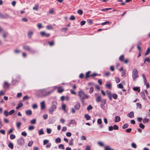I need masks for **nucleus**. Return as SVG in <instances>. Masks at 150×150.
Listing matches in <instances>:
<instances>
[{
    "mask_svg": "<svg viewBox=\"0 0 150 150\" xmlns=\"http://www.w3.org/2000/svg\"><path fill=\"white\" fill-rule=\"evenodd\" d=\"M149 121V119L145 118L143 119V121L144 123H145Z\"/></svg>",
    "mask_w": 150,
    "mask_h": 150,
    "instance_id": "50",
    "label": "nucleus"
},
{
    "mask_svg": "<svg viewBox=\"0 0 150 150\" xmlns=\"http://www.w3.org/2000/svg\"><path fill=\"white\" fill-rule=\"evenodd\" d=\"M84 117L87 120H89L91 119V117L88 114L85 115Z\"/></svg>",
    "mask_w": 150,
    "mask_h": 150,
    "instance_id": "24",
    "label": "nucleus"
},
{
    "mask_svg": "<svg viewBox=\"0 0 150 150\" xmlns=\"http://www.w3.org/2000/svg\"><path fill=\"white\" fill-rule=\"evenodd\" d=\"M78 96L83 104L84 103V100L85 99L88 98V96L85 94L84 92L82 90L78 92Z\"/></svg>",
    "mask_w": 150,
    "mask_h": 150,
    "instance_id": "2",
    "label": "nucleus"
},
{
    "mask_svg": "<svg viewBox=\"0 0 150 150\" xmlns=\"http://www.w3.org/2000/svg\"><path fill=\"white\" fill-rule=\"evenodd\" d=\"M14 52L16 54H18L20 53L21 52V51L18 49H16L14 51Z\"/></svg>",
    "mask_w": 150,
    "mask_h": 150,
    "instance_id": "58",
    "label": "nucleus"
},
{
    "mask_svg": "<svg viewBox=\"0 0 150 150\" xmlns=\"http://www.w3.org/2000/svg\"><path fill=\"white\" fill-rule=\"evenodd\" d=\"M128 127V125L126 123L124 124L122 126V128L123 129H125L127 128Z\"/></svg>",
    "mask_w": 150,
    "mask_h": 150,
    "instance_id": "32",
    "label": "nucleus"
},
{
    "mask_svg": "<svg viewBox=\"0 0 150 150\" xmlns=\"http://www.w3.org/2000/svg\"><path fill=\"white\" fill-rule=\"evenodd\" d=\"M81 106L80 103L79 102H77L74 106V108L76 110H79Z\"/></svg>",
    "mask_w": 150,
    "mask_h": 150,
    "instance_id": "9",
    "label": "nucleus"
},
{
    "mask_svg": "<svg viewBox=\"0 0 150 150\" xmlns=\"http://www.w3.org/2000/svg\"><path fill=\"white\" fill-rule=\"evenodd\" d=\"M64 91V89L61 87H58V92L59 93H61Z\"/></svg>",
    "mask_w": 150,
    "mask_h": 150,
    "instance_id": "16",
    "label": "nucleus"
},
{
    "mask_svg": "<svg viewBox=\"0 0 150 150\" xmlns=\"http://www.w3.org/2000/svg\"><path fill=\"white\" fill-rule=\"evenodd\" d=\"M41 109L42 110H43L45 108V103L44 101L41 102L40 103Z\"/></svg>",
    "mask_w": 150,
    "mask_h": 150,
    "instance_id": "10",
    "label": "nucleus"
},
{
    "mask_svg": "<svg viewBox=\"0 0 150 150\" xmlns=\"http://www.w3.org/2000/svg\"><path fill=\"white\" fill-rule=\"evenodd\" d=\"M90 71H88L86 73V78H87L88 77H89V76H89V74L90 73Z\"/></svg>",
    "mask_w": 150,
    "mask_h": 150,
    "instance_id": "45",
    "label": "nucleus"
},
{
    "mask_svg": "<svg viewBox=\"0 0 150 150\" xmlns=\"http://www.w3.org/2000/svg\"><path fill=\"white\" fill-rule=\"evenodd\" d=\"M77 13L80 15H81L83 13V11L81 9H79L78 10Z\"/></svg>",
    "mask_w": 150,
    "mask_h": 150,
    "instance_id": "61",
    "label": "nucleus"
},
{
    "mask_svg": "<svg viewBox=\"0 0 150 150\" xmlns=\"http://www.w3.org/2000/svg\"><path fill=\"white\" fill-rule=\"evenodd\" d=\"M106 92H107V94L108 95L109 99L111 100H112V98L111 93L110 92L108 91H106Z\"/></svg>",
    "mask_w": 150,
    "mask_h": 150,
    "instance_id": "13",
    "label": "nucleus"
},
{
    "mask_svg": "<svg viewBox=\"0 0 150 150\" xmlns=\"http://www.w3.org/2000/svg\"><path fill=\"white\" fill-rule=\"evenodd\" d=\"M113 128V129L114 130H118L119 129L118 127L116 125H114Z\"/></svg>",
    "mask_w": 150,
    "mask_h": 150,
    "instance_id": "47",
    "label": "nucleus"
},
{
    "mask_svg": "<svg viewBox=\"0 0 150 150\" xmlns=\"http://www.w3.org/2000/svg\"><path fill=\"white\" fill-rule=\"evenodd\" d=\"M120 120V118L119 116H116L115 117L114 121L115 122H118Z\"/></svg>",
    "mask_w": 150,
    "mask_h": 150,
    "instance_id": "14",
    "label": "nucleus"
},
{
    "mask_svg": "<svg viewBox=\"0 0 150 150\" xmlns=\"http://www.w3.org/2000/svg\"><path fill=\"white\" fill-rule=\"evenodd\" d=\"M57 103L53 102L50 108L49 109V113L50 114H52L53 112L56 109L57 107Z\"/></svg>",
    "mask_w": 150,
    "mask_h": 150,
    "instance_id": "3",
    "label": "nucleus"
},
{
    "mask_svg": "<svg viewBox=\"0 0 150 150\" xmlns=\"http://www.w3.org/2000/svg\"><path fill=\"white\" fill-rule=\"evenodd\" d=\"M139 127L140 128H141L142 129H144L145 127V126L142 123L139 124Z\"/></svg>",
    "mask_w": 150,
    "mask_h": 150,
    "instance_id": "44",
    "label": "nucleus"
},
{
    "mask_svg": "<svg viewBox=\"0 0 150 150\" xmlns=\"http://www.w3.org/2000/svg\"><path fill=\"white\" fill-rule=\"evenodd\" d=\"M140 96L144 100H146V98L145 96L144 95V92H141L140 93Z\"/></svg>",
    "mask_w": 150,
    "mask_h": 150,
    "instance_id": "12",
    "label": "nucleus"
},
{
    "mask_svg": "<svg viewBox=\"0 0 150 150\" xmlns=\"http://www.w3.org/2000/svg\"><path fill=\"white\" fill-rule=\"evenodd\" d=\"M106 103V100L105 99H103L101 101V105H104Z\"/></svg>",
    "mask_w": 150,
    "mask_h": 150,
    "instance_id": "53",
    "label": "nucleus"
},
{
    "mask_svg": "<svg viewBox=\"0 0 150 150\" xmlns=\"http://www.w3.org/2000/svg\"><path fill=\"white\" fill-rule=\"evenodd\" d=\"M138 72L137 69L135 68L133 69L132 70V77L134 81H135L138 77Z\"/></svg>",
    "mask_w": 150,
    "mask_h": 150,
    "instance_id": "4",
    "label": "nucleus"
},
{
    "mask_svg": "<svg viewBox=\"0 0 150 150\" xmlns=\"http://www.w3.org/2000/svg\"><path fill=\"white\" fill-rule=\"evenodd\" d=\"M66 105L64 104H63L62 105V108L64 111H66Z\"/></svg>",
    "mask_w": 150,
    "mask_h": 150,
    "instance_id": "51",
    "label": "nucleus"
},
{
    "mask_svg": "<svg viewBox=\"0 0 150 150\" xmlns=\"http://www.w3.org/2000/svg\"><path fill=\"white\" fill-rule=\"evenodd\" d=\"M30 122L31 124H35L36 123V120L34 119L30 121Z\"/></svg>",
    "mask_w": 150,
    "mask_h": 150,
    "instance_id": "34",
    "label": "nucleus"
},
{
    "mask_svg": "<svg viewBox=\"0 0 150 150\" xmlns=\"http://www.w3.org/2000/svg\"><path fill=\"white\" fill-rule=\"evenodd\" d=\"M49 142V140L47 139H45L43 141V145H45L47 143Z\"/></svg>",
    "mask_w": 150,
    "mask_h": 150,
    "instance_id": "64",
    "label": "nucleus"
},
{
    "mask_svg": "<svg viewBox=\"0 0 150 150\" xmlns=\"http://www.w3.org/2000/svg\"><path fill=\"white\" fill-rule=\"evenodd\" d=\"M40 34L42 37L45 36L48 37L50 36V34L49 33H46L44 31L40 32Z\"/></svg>",
    "mask_w": 150,
    "mask_h": 150,
    "instance_id": "8",
    "label": "nucleus"
},
{
    "mask_svg": "<svg viewBox=\"0 0 150 150\" xmlns=\"http://www.w3.org/2000/svg\"><path fill=\"white\" fill-rule=\"evenodd\" d=\"M8 112H8V111L6 110L4 111V115L6 117L8 116L9 115V114H8Z\"/></svg>",
    "mask_w": 150,
    "mask_h": 150,
    "instance_id": "36",
    "label": "nucleus"
},
{
    "mask_svg": "<svg viewBox=\"0 0 150 150\" xmlns=\"http://www.w3.org/2000/svg\"><path fill=\"white\" fill-rule=\"evenodd\" d=\"M142 77L143 79L144 84H146L147 82V80L145 75L144 74H142Z\"/></svg>",
    "mask_w": 150,
    "mask_h": 150,
    "instance_id": "19",
    "label": "nucleus"
},
{
    "mask_svg": "<svg viewBox=\"0 0 150 150\" xmlns=\"http://www.w3.org/2000/svg\"><path fill=\"white\" fill-rule=\"evenodd\" d=\"M15 112V110H11L9 112L8 114H9V115H11L13 113Z\"/></svg>",
    "mask_w": 150,
    "mask_h": 150,
    "instance_id": "59",
    "label": "nucleus"
},
{
    "mask_svg": "<svg viewBox=\"0 0 150 150\" xmlns=\"http://www.w3.org/2000/svg\"><path fill=\"white\" fill-rule=\"evenodd\" d=\"M23 48L25 50L28 51L30 53L34 54L35 52V50L31 49L29 46L27 45H24L23 46Z\"/></svg>",
    "mask_w": 150,
    "mask_h": 150,
    "instance_id": "5",
    "label": "nucleus"
},
{
    "mask_svg": "<svg viewBox=\"0 0 150 150\" xmlns=\"http://www.w3.org/2000/svg\"><path fill=\"white\" fill-rule=\"evenodd\" d=\"M117 95L115 93L113 94L112 95L113 98L115 99H116L117 98Z\"/></svg>",
    "mask_w": 150,
    "mask_h": 150,
    "instance_id": "49",
    "label": "nucleus"
},
{
    "mask_svg": "<svg viewBox=\"0 0 150 150\" xmlns=\"http://www.w3.org/2000/svg\"><path fill=\"white\" fill-rule=\"evenodd\" d=\"M115 80L117 83H119L120 81V79L118 77H115Z\"/></svg>",
    "mask_w": 150,
    "mask_h": 150,
    "instance_id": "48",
    "label": "nucleus"
},
{
    "mask_svg": "<svg viewBox=\"0 0 150 150\" xmlns=\"http://www.w3.org/2000/svg\"><path fill=\"white\" fill-rule=\"evenodd\" d=\"M34 127L33 126H30L29 127L28 129L29 130H32L34 129Z\"/></svg>",
    "mask_w": 150,
    "mask_h": 150,
    "instance_id": "55",
    "label": "nucleus"
},
{
    "mask_svg": "<svg viewBox=\"0 0 150 150\" xmlns=\"http://www.w3.org/2000/svg\"><path fill=\"white\" fill-rule=\"evenodd\" d=\"M112 9L111 8H105L103 9H102L100 10L102 11H107L108 10H111Z\"/></svg>",
    "mask_w": 150,
    "mask_h": 150,
    "instance_id": "31",
    "label": "nucleus"
},
{
    "mask_svg": "<svg viewBox=\"0 0 150 150\" xmlns=\"http://www.w3.org/2000/svg\"><path fill=\"white\" fill-rule=\"evenodd\" d=\"M61 142V139L60 138L58 137L55 139V142L57 143H60Z\"/></svg>",
    "mask_w": 150,
    "mask_h": 150,
    "instance_id": "30",
    "label": "nucleus"
},
{
    "mask_svg": "<svg viewBox=\"0 0 150 150\" xmlns=\"http://www.w3.org/2000/svg\"><path fill=\"white\" fill-rule=\"evenodd\" d=\"M33 34V31L32 30H29L28 33V36L29 38H31Z\"/></svg>",
    "mask_w": 150,
    "mask_h": 150,
    "instance_id": "11",
    "label": "nucleus"
},
{
    "mask_svg": "<svg viewBox=\"0 0 150 150\" xmlns=\"http://www.w3.org/2000/svg\"><path fill=\"white\" fill-rule=\"evenodd\" d=\"M10 85L6 82H5L4 87L6 88H9Z\"/></svg>",
    "mask_w": 150,
    "mask_h": 150,
    "instance_id": "21",
    "label": "nucleus"
},
{
    "mask_svg": "<svg viewBox=\"0 0 150 150\" xmlns=\"http://www.w3.org/2000/svg\"><path fill=\"white\" fill-rule=\"evenodd\" d=\"M47 88L40 89L38 90V92L39 95L41 97H44L50 95V93L53 92V90L47 91Z\"/></svg>",
    "mask_w": 150,
    "mask_h": 150,
    "instance_id": "1",
    "label": "nucleus"
},
{
    "mask_svg": "<svg viewBox=\"0 0 150 150\" xmlns=\"http://www.w3.org/2000/svg\"><path fill=\"white\" fill-rule=\"evenodd\" d=\"M67 30V28H62L61 29V30L62 32H66Z\"/></svg>",
    "mask_w": 150,
    "mask_h": 150,
    "instance_id": "62",
    "label": "nucleus"
},
{
    "mask_svg": "<svg viewBox=\"0 0 150 150\" xmlns=\"http://www.w3.org/2000/svg\"><path fill=\"white\" fill-rule=\"evenodd\" d=\"M137 106L139 109L141 108L142 107L141 104L139 103H136Z\"/></svg>",
    "mask_w": 150,
    "mask_h": 150,
    "instance_id": "63",
    "label": "nucleus"
},
{
    "mask_svg": "<svg viewBox=\"0 0 150 150\" xmlns=\"http://www.w3.org/2000/svg\"><path fill=\"white\" fill-rule=\"evenodd\" d=\"M44 132L43 130V129H41L39 131V135H41L44 134Z\"/></svg>",
    "mask_w": 150,
    "mask_h": 150,
    "instance_id": "27",
    "label": "nucleus"
},
{
    "mask_svg": "<svg viewBox=\"0 0 150 150\" xmlns=\"http://www.w3.org/2000/svg\"><path fill=\"white\" fill-rule=\"evenodd\" d=\"M144 63H145L146 62H147L149 63L150 62V58L149 57L146 58L144 60Z\"/></svg>",
    "mask_w": 150,
    "mask_h": 150,
    "instance_id": "37",
    "label": "nucleus"
},
{
    "mask_svg": "<svg viewBox=\"0 0 150 150\" xmlns=\"http://www.w3.org/2000/svg\"><path fill=\"white\" fill-rule=\"evenodd\" d=\"M46 130L48 134H50L51 133L52 130L50 129L47 128Z\"/></svg>",
    "mask_w": 150,
    "mask_h": 150,
    "instance_id": "54",
    "label": "nucleus"
},
{
    "mask_svg": "<svg viewBox=\"0 0 150 150\" xmlns=\"http://www.w3.org/2000/svg\"><path fill=\"white\" fill-rule=\"evenodd\" d=\"M26 114L27 115H30L32 114V111L30 110H28L26 111Z\"/></svg>",
    "mask_w": 150,
    "mask_h": 150,
    "instance_id": "26",
    "label": "nucleus"
},
{
    "mask_svg": "<svg viewBox=\"0 0 150 150\" xmlns=\"http://www.w3.org/2000/svg\"><path fill=\"white\" fill-rule=\"evenodd\" d=\"M76 122L74 120H72L70 121L69 122V124H75Z\"/></svg>",
    "mask_w": 150,
    "mask_h": 150,
    "instance_id": "23",
    "label": "nucleus"
},
{
    "mask_svg": "<svg viewBox=\"0 0 150 150\" xmlns=\"http://www.w3.org/2000/svg\"><path fill=\"white\" fill-rule=\"evenodd\" d=\"M39 9V5L38 4H35L33 8V10H34L38 11Z\"/></svg>",
    "mask_w": 150,
    "mask_h": 150,
    "instance_id": "18",
    "label": "nucleus"
},
{
    "mask_svg": "<svg viewBox=\"0 0 150 150\" xmlns=\"http://www.w3.org/2000/svg\"><path fill=\"white\" fill-rule=\"evenodd\" d=\"M105 150H113L112 149L110 146H106L105 147Z\"/></svg>",
    "mask_w": 150,
    "mask_h": 150,
    "instance_id": "52",
    "label": "nucleus"
},
{
    "mask_svg": "<svg viewBox=\"0 0 150 150\" xmlns=\"http://www.w3.org/2000/svg\"><path fill=\"white\" fill-rule=\"evenodd\" d=\"M8 146V147L11 149H13V144L11 142H10L9 143Z\"/></svg>",
    "mask_w": 150,
    "mask_h": 150,
    "instance_id": "22",
    "label": "nucleus"
},
{
    "mask_svg": "<svg viewBox=\"0 0 150 150\" xmlns=\"http://www.w3.org/2000/svg\"><path fill=\"white\" fill-rule=\"evenodd\" d=\"M118 87L120 88H122L123 87L121 83H120L117 85Z\"/></svg>",
    "mask_w": 150,
    "mask_h": 150,
    "instance_id": "57",
    "label": "nucleus"
},
{
    "mask_svg": "<svg viewBox=\"0 0 150 150\" xmlns=\"http://www.w3.org/2000/svg\"><path fill=\"white\" fill-rule=\"evenodd\" d=\"M33 143V141H30L28 142V145L29 146H31L32 145Z\"/></svg>",
    "mask_w": 150,
    "mask_h": 150,
    "instance_id": "42",
    "label": "nucleus"
},
{
    "mask_svg": "<svg viewBox=\"0 0 150 150\" xmlns=\"http://www.w3.org/2000/svg\"><path fill=\"white\" fill-rule=\"evenodd\" d=\"M23 106V104L21 103L20 102L18 104V106L16 107V109L18 110L21 107Z\"/></svg>",
    "mask_w": 150,
    "mask_h": 150,
    "instance_id": "17",
    "label": "nucleus"
},
{
    "mask_svg": "<svg viewBox=\"0 0 150 150\" xmlns=\"http://www.w3.org/2000/svg\"><path fill=\"white\" fill-rule=\"evenodd\" d=\"M139 87H134L133 88V89L134 91H138V92H139L140 91V90L139 89Z\"/></svg>",
    "mask_w": 150,
    "mask_h": 150,
    "instance_id": "29",
    "label": "nucleus"
},
{
    "mask_svg": "<svg viewBox=\"0 0 150 150\" xmlns=\"http://www.w3.org/2000/svg\"><path fill=\"white\" fill-rule=\"evenodd\" d=\"M37 26L39 29H40L42 28V24L41 23H38L37 25Z\"/></svg>",
    "mask_w": 150,
    "mask_h": 150,
    "instance_id": "60",
    "label": "nucleus"
},
{
    "mask_svg": "<svg viewBox=\"0 0 150 150\" xmlns=\"http://www.w3.org/2000/svg\"><path fill=\"white\" fill-rule=\"evenodd\" d=\"M131 130L132 129L131 128H128L126 129L125 131L127 133H129L131 132Z\"/></svg>",
    "mask_w": 150,
    "mask_h": 150,
    "instance_id": "56",
    "label": "nucleus"
},
{
    "mask_svg": "<svg viewBox=\"0 0 150 150\" xmlns=\"http://www.w3.org/2000/svg\"><path fill=\"white\" fill-rule=\"evenodd\" d=\"M21 122H17L16 123V127H17V128L18 129H19L20 127L21 126Z\"/></svg>",
    "mask_w": 150,
    "mask_h": 150,
    "instance_id": "28",
    "label": "nucleus"
},
{
    "mask_svg": "<svg viewBox=\"0 0 150 150\" xmlns=\"http://www.w3.org/2000/svg\"><path fill=\"white\" fill-rule=\"evenodd\" d=\"M127 116L130 118H132L134 117V113L133 111L129 113H128Z\"/></svg>",
    "mask_w": 150,
    "mask_h": 150,
    "instance_id": "15",
    "label": "nucleus"
},
{
    "mask_svg": "<svg viewBox=\"0 0 150 150\" xmlns=\"http://www.w3.org/2000/svg\"><path fill=\"white\" fill-rule=\"evenodd\" d=\"M24 140L23 138H21L18 140V145H21L24 144Z\"/></svg>",
    "mask_w": 150,
    "mask_h": 150,
    "instance_id": "7",
    "label": "nucleus"
},
{
    "mask_svg": "<svg viewBox=\"0 0 150 150\" xmlns=\"http://www.w3.org/2000/svg\"><path fill=\"white\" fill-rule=\"evenodd\" d=\"M105 87L108 89H110L111 88L112 84L111 83L106 84L105 85Z\"/></svg>",
    "mask_w": 150,
    "mask_h": 150,
    "instance_id": "25",
    "label": "nucleus"
},
{
    "mask_svg": "<svg viewBox=\"0 0 150 150\" xmlns=\"http://www.w3.org/2000/svg\"><path fill=\"white\" fill-rule=\"evenodd\" d=\"M9 15L7 14H3L0 12V18L1 19H6L9 17Z\"/></svg>",
    "mask_w": 150,
    "mask_h": 150,
    "instance_id": "6",
    "label": "nucleus"
},
{
    "mask_svg": "<svg viewBox=\"0 0 150 150\" xmlns=\"http://www.w3.org/2000/svg\"><path fill=\"white\" fill-rule=\"evenodd\" d=\"M46 28L48 30H52L53 28L51 25H47L46 26Z\"/></svg>",
    "mask_w": 150,
    "mask_h": 150,
    "instance_id": "35",
    "label": "nucleus"
},
{
    "mask_svg": "<svg viewBox=\"0 0 150 150\" xmlns=\"http://www.w3.org/2000/svg\"><path fill=\"white\" fill-rule=\"evenodd\" d=\"M16 136L15 135L13 134H11L10 135V138L11 139H13L15 138Z\"/></svg>",
    "mask_w": 150,
    "mask_h": 150,
    "instance_id": "39",
    "label": "nucleus"
},
{
    "mask_svg": "<svg viewBox=\"0 0 150 150\" xmlns=\"http://www.w3.org/2000/svg\"><path fill=\"white\" fill-rule=\"evenodd\" d=\"M93 108V107L91 105H88L87 108V109L88 111H89L90 110L92 109Z\"/></svg>",
    "mask_w": 150,
    "mask_h": 150,
    "instance_id": "46",
    "label": "nucleus"
},
{
    "mask_svg": "<svg viewBox=\"0 0 150 150\" xmlns=\"http://www.w3.org/2000/svg\"><path fill=\"white\" fill-rule=\"evenodd\" d=\"M58 147L59 149H64V145L62 144H59L58 146Z\"/></svg>",
    "mask_w": 150,
    "mask_h": 150,
    "instance_id": "33",
    "label": "nucleus"
},
{
    "mask_svg": "<svg viewBox=\"0 0 150 150\" xmlns=\"http://www.w3.org/2000/svg\"><path fill=\"white\" fill-rule=\"evenodd\" d=\"M98 145L101 147H103L104 146L103 143L101 142H98Z\"/></svg>",
    "mask_w": 150,
    "mask_h": 150,
    "instance_id": "38",
    "label": "nucleus"
},
{
    "mask_svg": "<svg viewBox=\"0 0 150 150\" xmlns=\"http://www.w3.org/2000/svg\"><path fill=\"white\" fill-rule=\"evenodd\" d=\"M101 100V96L99 95L97 96L96 98V100L97 102H100Z\"/></svg>",
    "mask_w": 150,
    "mask_h": 150,
    "instance_id": "20",
    "label": "nucleus"
},
{
    "mask_svg": "<svg viewBox=\"0 0 150 150\" xmlns=\"http://www.w3.org/2000/svg\"><path fill=\"white\" fill-rule=\"evenodd\" d=\"M124 56L123 55H121L119 57V60L121 61H124Z\"/></svg>",
    "mask_w": 150,
    "mask_h": 150,
    "instance_id": "40",
    "label": "nucleus"
},
{
    "mask_svg": "<svg viewBox=\"0 0 150 150\" xmlns=\"http://www.w3.org/2000/svg\"><path fill=\"white\" fill-rule=\"evenodd\" d=\"M150 52V49L149 47L148 48L146 51L145 53V55H148Z\"/></svg>",
    "mask_w": 150,
    "mask_h": 150,
    "instance_id": "41",
    "label": "nucleus"
},
{
    "mask_svg": "<svg viewBox=\"0 0 150 150\" xmlns=\"http://www.w3.org/2000/svg\"><path fill=\"white\" fill-rule=\"evenodd\" d=\"M131 145L132 147L134 149H136L137 148V145L134 143H132Z\"/></svg>",
    "mask_w": 150,
    "mask_h": 150,
    "instance_id": "43",
    "label": "nucleus"
}]
</instances>
